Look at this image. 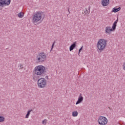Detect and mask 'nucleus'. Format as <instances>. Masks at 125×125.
<instances>
[{
	"label": "nucleus",
	"instance_id": "nucleus-22",
	"mask_svg": "<svg viewBox=\"0 0 125 125\" xmlns=\"http://www.w3.org/2000/svg\"><path fill=\"white\" fill-rule=\"evenodd\" d=\"M42 124L43 125H45V124H46V123H45V120H43V121H42Z\"/></svg>",
	"mask_w": 125,
	"mask_h": 125
},
{
	"label": "nucleus",
	"instance_id": "nucleus-8",
	"mask_svg": "<svg viewBox=\"0 0 125 125\" xmlns=\"http://www.w3.org/2000/svg\"><path fill=\"white\" fill-rule=\"evenodd\" d=\"M83 101V97L82 96V94H80V96L78 98V100L77 101L76 104L78 105V104H80V103H82Z\"/></svg>",
	"mask_w": 125,
	"mask_h": 125
},
{
	"label": "nucleus",
	"instance_id": "nucleus-15",
	"mask_svg": "<svg viewBox=\"0 0 125 125\" xmlns=\"http://www.w3.org/2000/svg\"><path fill=\"white\" fill-rule=\"evenodd\" d=\"M3 5H5V3L4 2V0H0V6H2L3 7Z\"/></svg>",
	"mask_w": 125,
	"mask_h": 125
},
{
	"label": "nucleus",
	"instance_id": "nucleus-6",
	"mask_svg": "<svg viewBox=\"0 0 125 125\" xmlns=\"http://www.w3.org/2000/svg\"><path fill=\"white\" fill-rule=\"evenodd\" d=\"M41 19H42V13L37 12L36 14H34L33 17V23H37V22H39Z\"/></svg>",
	"mask_w": 125,
	"mask_h": 125
},
{
	"label": "nucleus",
	"instance_id": "nucleus-24",
	"mask_svg": "<svg viewBox=\"0 0 125 125\" xmlns=\"http://www.w3.org/2000/svg\"><path fill=\"white\" fill-rule=\"evenodd\" d=\"M68 12H69V13H70V10L69 9V8H68Z\"/></svg>",
	"mask_w": 125,
	"mask_h": 125
},
{
	"label": "nucleus",
	"instance_id": "nucleus-21",
	"mask_svg": "<svg viewBox=\"0 0 125 125\" xmlns=\"http://www.w3.org/2000/svg\"><path fill=\"white\" fill-rule=\"evenodd\" d=\"M54 44H55V41L53 43L52 45L51 50H52V49H53V47H54Z\"/></svg>",
	"mask_w": 125,
	"mask_h": 125
},
{
	"label": "nucleus",
	"instance_id": "nucleus-3",
	"mask_svg": "<svg viewBox=\"0 0 125 125\" xmlns=\"http://www.w3.org/2000/svg\"><path fill=\"white\" fill-rule=\"evenodd\" d=\"M118 21L119 19L117 18V19L114 22L111 28L110 26H107L105 28L106 34H111V32H114V31L116 30V27H117V24H118Z\"/></svg>",
	"mask_w": 125,
	"mask_h": 125
},
{
	"label": "nucleus",
	"instance_id": "nucleus-10",
	"mask_svg": "<svg viewBox=\"0 0 125 125\" xmlns=\"http://www.w3.org/2000/svg\"><path fill=\"white\" fill-rule=\"evenodd\" d=\"M77 46V42H73V43H72L70 47H69V51H72V50H74V49H75V47H76Z\"/></svg>",
	"mask_w": 125,
	"mask_h": 125
},
{
	"label": "nucleus",
	"instance_id": "nucleus-2",
	"mask_svg": "<svg viewBox=\"0 0 125 125\" xmlns=\"http://www.w3.org/2000/svg\"><path fill=\"white\" fill-rule=\"evenodd\" d=\"M107 46V41L104 39H100L97 43V47L100 52L105 49Z\"/></svg>",
	"mask_w": 125,
	"mask_h": 125
},
{
	"label": "nucleus",
	"instance_id": "nucleus-12",
	"mask_svg": "<svg viewBox=\"0 0 125 125\" xmlns=\"http://www.w3.org/2000/svg\"><path fill=\"white\" fill-rule=\"evenodd\" d=\"M4 2L5 3V5H9L10 2H11V0H4Z\"/></svg>",
	"mask_w": 125,
	"mask_h": 125
},
{
	"label": "nucleus",
	"instance_id": "nucleus-9",
	"mask_svg": "<svg viewBox=\"0 0 125 125\" xmlns=\"http://www.w3.org/2000/svg\"><path fill=\"white\" fill-rule=\"evenodd\" d=\"M110 0H102V4L103 6H107L109 4Z\"/></svg>",
	"mask_w": 125,
	"mask_h": 125
},
{
	"label": "nucleus",
	"instance_id": "nucleus-23",
	"mask_svg": "<svg viewBox=\"0 0 125 125\" xmlns=\"http://www.w3.org/2000/svg\"><path fill=\"white\" fill-rule=\"evenodd\" d=\"M46 79H48V76H46Z\"/></svg>",
	"mask_w": 125,
	"mask_h": 125
},
{
	"label": "nucleus",
	"instance_id": "nucleus-16",
	"mask_svg": "<svg viewBox=\"0 0 125 125\" xmlns=\"http://www.w3.org/2000/svg\"><path fill=\"white\" fill-rule=\"evenodd\" d=\"M89 10V11H88ZM88 10H87V9H86L85 11H84V13L85 14H86L87 15V14L88 13V14H89L90 12V7H89L88 8Z\"/></svg>",
	"mask_w": 125,
	"mask_h": 125
},
{
	"label": "nucleus",
	"instance_id": "nucleus-4",
	"mask_svg": "<svg viewBox=\"0 0 125 125\" xmlns=\"http://www.w3.org/2000/svg\"><path fill=\"white\" fill-rule=\"evenodd\" d=\"M36 58L38 62H44L46 60V55L44 52H42L37 56Z\"/></svg>",
	"mask_w": 125,
	"mask_h": 125
},
{
	"label": "nucleus",
	"instance_id": "nucleus-14",
	"mask_svg": "<svg viewBox=\"0 0 125 125\" xmlns=\"http://www.w3.org/2000/svg\"><path fill=\"white\" fill-rule=\"evenodd\" d=\"M18 17H19V18H23V17H24V13H23V12H20L18 14Z\"/></svg>",
	"mask_w": 125,
	"mask_h": 125
},
{
	"label": "nucleus",
	"instance_id": "nucleus-19",
	"mask_svg": "<svg viewBox=\"0 0 125 125\" xmlns=\"http://www.w3.org/2000/svg\"><path fill=\"white\" fill-rule=\"evenodd\" d=\"M20 70H23V69H24V67L23 66V65L22 64H20V66H18Z\"/></svg>",
	"mask_w": 125,
	"mask_h": 125
},
{
	"label": "nucleus",
	"instance_id": "nucleus-18",
	"mask_svg": "<svg viewBox=\"0 0 125 125\" xmlns=\"http://www.w3.org/2000/svg\"><path fill=\"white\" fill-rule=\"evenodd\" d=\"M4 121V117L0 116V123H2Z\"/></svg>",
	"mask_w": 125,
	"mask_h": 125
},
{
	"label": "nucleus",
	"instance_id": "nucleus-11",
	"mask_svg": "<svg viewBox=\"0 0 125 125\" xmlns=\"http://www.w3.org/2000/svg\"><path fill=\"white\" fill-rule=\"evenodd\" d=\"M121 10V7H119L118 8L114 7L112 9V12H114V13H116Z\"/></svg>",
	"mask_w": 125,
	"mask_h": 125
},
{
	"label": "nucleus",
	"instance_id": "nucleus-13",
	"mask_svg": "<svg viewBox=\"0 0 125 125\" xmlns=\"http://www.w3.org/2000/svg\"><path fill=\"white\" fill-rule=\"evenodd\" d=\"M31 112H33V109L29 110L27 111V113L25 116L26 119H28V118H29V116H30V114H31Z\"/></svg>",
	"mask_w": 125,
	"mask_h": 125
},
{
	"label": "nucleus",
	"instance_id": "nucleus-20",
	"mask_svg": "<svg viewBox=\"0 0 125 125\" xmlns=\"http://www.w3.org/2000/svg\"><path fill=\"white\" fill-rule=\"evenodd\" d=\"M83 46H82L81 48L79 49L78 53L79 54H80V53H81V51H82V50H83Z\"/></svg>",
	"mask_w": 125,
	"mask_h": 125
},
{
	"label": "nucleus",
	"instance_id": "nucleus-17",
	"mask_svg": "<svg viewBox=\"0 0 125 125\" xmlns=\"http://www.w3.org/2000/svg\"><path fill=\"white\" fill-rule=\"evenodd\" d=\"M78 111H73L72 113L73 117H77L78 116Z\"/></svg>",
	"mask_w": 125,
	"mask_h": 125
},
{
	"label": "nucleus",
	"instance_id": "nucleus-5",
	"mask_svg": "<svg viewBox=\"0 0 125 125\" xmlns=\"http://www.w3.org/2000/svg\"><path fill=\"white\" fill-rule=\"evenodd\" d=\"M37 83L38 87H40V88H44V87L46 86V80L44 78H40L38 80Z\"/></svg>",
	"mask_w": 125,
	"mask_h": 125
},
{
	"label": "nucleus",
	"instance_id": "nucleus-1",
	"mask_svg": "<svg viewBox=\"0 0 125 125\" xmlns=\"http://www.w3.org/2000/svg\"><path fill=\"white\" fill-rule=\"evenodd\" d=\"M35 73L36 75L40 76V77H43L46 74V70L45 67L43 65H38L35 68Z\"/></svg>",
	"mask_w": 125,
	"mask_h": 125
},
{
	"label": "nucleus",
	"instance_id": "nucleus-7",
	"mask_svg": "<svg viewBox=\"0 0 125 125\" xmlns=\"http://www.w3.org/2000/svg\"><path fill=\"white\" fill-rule=\"evenodd\" d=\"M98 124L100 125H106L108 123V120L105 117L100 116L98 119Z\"/></svg>",
	"mask_w": 125,
	"mask_h": 125
}]
</instances>
